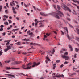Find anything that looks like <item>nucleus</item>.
Returning a JSON list of instances; mask_svg holds the SVG:
<instances>
[{
    "instance_id": "obj_1",
    "label": "nucleus",
    "mask_w": 79,
    "mask_h": 79,
    "mask_svg": "<svg viewBox=\"0 0 79 79\" xmlns=\"http://www.w3.org/2000/svg\"><path fill=\"white\" fill-rule=\"evenodd\" d=\"M49 15H51V16H53L54 17H55L57 19H60V17H62L63 16V14L62 12L60 11H59L57 10L56 12H52L51 13H49L48 14Z\"/></svg>"
},
{
    "instance_id": "obj_2",
    "label": "nucleus",
    "mask_w": 79,
    "mask_h": 79,
    "mask_svg": "<svg viewBox=\"0 0 79 79\" xmlns=\"http://www.w3.org/2000/svg\"><path fill=\"white\" fill-rule=\"evenodd\" d=\"M68 55V53L66 52L64 53V55H61V57H62L63 58H65V60H68L69 59V57L66 56V55Z\"/></svg>"
},
{
    "instance_id": "obj_3",
    "label": "nucleus",
    "mask_w": 79,
    "mask_h": 79,
    "mask_svg": "<svg viewBox=\"0 0 79 79\" xmlns=\"http://www.w3.org/2000/svg\"><path fill=\"white\" fill-rule=\"evenodd\" d=\"M31 65H32V63H29L27 66V67L23 68V69H31L32 68V66H30Z\"/></svg>"
},
{
    "instance_id": "obj_4",
    "label": "nucleus",
    "mask_w": 79,
    "mask_h": 79,
    "mask_svg": "<svg viewBox=\"0 0 79 79\" xmlns=\"http://www.w3.org/2000/svg\"><path fill=\"white\" fill-rule=\"evenodd\" d=\"M5 69H7V70H9V69H19V68H10L8 67H5Z\"/></svg>"
},
{
    "instance_id": "obj_5",
    "label": "nucleus",
    "mask_w": 79,
    "mask_h": 79,
    "mask_svg": "<svg viewBox=\"0 0 79 79\" xmlns=\"http://www.w3.org/2000/svg\"><path fill=\"white\" fill-rule=\"evenodd\" d=\"M64 10H65V11H66L67 10V11H68L69 12L71 13V10L70 9H69L68 7L64 6Z\"/></svg>"
},
{
    "instance_id": "obj_6",
    "label": "nucleus",
    "mask_w": 79,
    "mask_h": 79,
    "mask_svg": "<svg viewBox=\"0 0 79 79\" xmlns=\"http://www.w3.org/2000/svg\"><path fill=\"white\" fill-rule=\"evenodd\" d=\"M22 63V62H21V61L18 62V61H15L14 62L12 63L11 64L12 65H15V64H20V63Z\"/></svg>"
},
{
    "instance_id": "obj_7",
    "label": "nucleus",
    "mask_w": 79,
    "mask_h": 79,
    "mask_svg": "<svg viewBox=\"0 0 79 79\" xmlns=\"http://www.w3.org/2000/svg\"><path fill=\"white\" fill-rule=\"evenodd\" d=\"M33 65H32V67H34L35 66H38L39 64H40V62H38V63H36V62H33Z\"/></svg>"
},
{
    "instance_id": "obj_8",
    "label": "nucleus",
    "mask_w": 79,
    "mask_h": 79,
    "mask_svg": "<svg viewBox=\"0 0 79 79\" xmlns=\"http://www.w3.org/2000/svg\"><path fill=\"white\" fill-rule=\"evenodd\" d=\"M50 34L46 33V35H45L44 36V38H43L44 40H45V39L47 37V36H49Z\"/></svg>"
},
{
    "instance_id": "obj_9",
    "label": "nucleus",
    "mask_w": 79,
    "mask_h": 79,
    "mask_svg": "<svg viewBox=\"0 0 79 79\" xmlns=\"http://www.w3.org/2000/svg\"><path fill=\"white\" fill-rule=\"evenodd\" d=\"M40 14L41 15V16H48V15L45 14L44 13L40 12Z\"/></svg>"
},
{
    "instance_id": "obj_10",
    "label": "nucleus",
    "mask_w": 79,
    "mask_h": 79,
    "mask_svg": "<svg viewBox=\"0 0 79 79\" xmlns=\"http://www.w3.org/2000/svg\"><path fill=\"white\" fill-rule=\"evenodd\" d=\"M27 34H28L29 35H32V34H33V33L32 32H31V31L30 30H29L27 32Z\"/></svg>"
},
{
    "instance_id": "obj_11",
    "label": "nucleus",
    "mask_w": 79,
    "mask_h": 79,
    "mask_svg": "<svg viewBox=\"0 0 79 79\" xmlns=\"http://www.w3.org/2000/svg\"><path fill=\"white\" fill-rule=\"evenodd\" d=\"M64 29L65 30L64 31V33L66 34V32L67 31V33L68 34V29H67V27H64Z\"/></svg>"
},
{
    "instance_id": "obj_12",
    "label": "nucleus",
    "mask_w": 79,
    "mask_h": 79,
    "mask_svg": "<svg viewBox=\"0 0 79 79\" xmlns=\"http://www.w3.org/2000/svg\"><path fill=\"white\" fill-rule=\"evenodd\" d=\"M6 76H11L12 77H14V78H15V76L13 75H11L10 74H6Z\"/></svg>"
},
{
    "instance_id": "obj_13",
    "label": "nucleus",
    "mask_w": 79,
    "mask_h": 79,
    "mask_svg": "<svg viewBox=\"0 0 79 79\" xmlns=\"http://www.w3.org/2000/svg\"><path fill=\"white\" fill-rule=\"evenodd\" d=\"M12 10L13 11V13H14L15 14H16L17 12L15 11V9L14 8V7H13L12 8Z\"/></svg>"
},
{
    "instance_id": "obj_14",
    "label": "nucleus",
    "mask_w": 79,
    "mask_h": 79,
    "mask_svg": "<svg viewBox=\"0 0 79 79\" xmlns=\"http://www.w3.org/2000/svg\"><path fill=\"white\" fill-rule=\"evenodd\" d=\"M10 6H13V5H14V6H15V4L14 2H11L10 3Z\"/></svg>"
},
{
    "instance_id": "obj_15",
    "label": "nucleus",
    "mask_w": 79,
    "mask_h": 79,
    "mask_svg": "<svg viewBox=\"0 0 79 79\" xmlns=\"http://www.w3.org/2000/svg\"><path fill=\"white\" fill-rule=\"evenodd\" d=\"M69 48L70 49L71 51H73V48H72V46L71 45H69Z\"/></svg>"
},
{
    "instance_id": "obj_16",
    "label": "nucleus",
    "mask_w": 79,
    "mask_h": 79,
    "mask_svg": "<svg viewBox=\"0 0 79 79\" xmlns=\"http://www.w3.org/2000/svg\"><path fill=\"white\" fill-rule=\"evenodd\" d=\"M7 49H8V50H10V49L11 48V47L10 46H7Z\"/></svg>"
},
{
    "instance_id": "obj_17",
    "label": "nucleus",
    "mask_w": 79,
    "mask_h": 79,
    "mask_svg": "<svg viewBox=\"0 0 79 79\" xmlns=\"http://www.w3.org/2000/svg\"><path fill=\"white\" fill-rule=\"evenodd\" d=\"M73 2H75V3H78L79 4V1L77 0H76L75 1L74 0H72Z\"/></svg>"
},
{
    "instance_id": "obj_18",
    "label": "nucleus",
    "mask_w": 79,
    "mask_h": 79,
    "mask_svg": "<svg viewBox=\"0 0 79 79\" xmlns=\"http://www.w3.org/2000/svg\"><path fill=\"white\" fill-rule=\"evenodd\" d=\"M56 64H53V69H55V68H56Z\"/></svg>"
},
{
    "instance_id": "obj_19",
    "label": "nucleus",
    "mask_w": 79,
    "mask_h": 79,
    "mask_svg": "<svg viewBox=\"0 0 79 79\" xmlns=\"http://www.w3.org/2000/svg\"><path fill=\"white\" fill-rule=\"evenodd\" d=\"M30 45H37V44H35L34 43H31L30 44Z\"/></svg>"
},
{
    "instance_id": "obj_20",
    "label": "nucleus",
    "mask_w": 79,
    "mask_h": 79,
    "mask_svg": "<svg viewBox=\"0 0 79 79\" xmlns=\"http://www.w3.org/2000/svg\"><path fill=\"white\" fill-rule=\"evenodd\" d=\"M26 38H25V39H22V40L23 41H26V42H27V41H29V40H26Z\"/></svg>"
},
{
    "instance_id": "obj_21",
    "label": "nucleus",
    "mask_w": 79,
    "mask_h": 79,
    "mask_svg": "<svg viewBox=\"0 0 79 79\" xmlns=\"http://www.w3.org/2000/svg\"><path fill=\"white\" fill-rule=\"evenodd\" d=\"M46 59L48 61H50V59L49 58V57H46Z\"/></svg>"
},
{
    "instance_id": "obj_22",
    "label": "nucleus",
    "mask_w": 79,
    "mask_h": 79,
    "mask_svg": "<svg viewBox=\"0 0 79 79\" xmlns=\"http://www.w3.org/2000/svg\"><path fill=\"white\" fill-rule=\"evenodd\" d=\"M75 74H76L73 73L71 75H70V74H69V76H74V75H75Z\"/></svg>"
},
{
    "instance_id": "obj_23",
    "label": "nucleus",
    "mask_w": 79,
    "mask_h": 79,
    "mask_svg": "<svg viewBox=\"0 0 79 79\" xmlns=\"http://www.w3.org/2000/svg\"><path fill=\"white\" fill-rule=\"evenodd\" d=\"M21 43L20 42H17L15 43L16 44H17V45H21V44H20Z\"/></svg>"
},
{
    "instance_id": "obj_24",
    "label": "nucleus",
    "mask_w": 79,
    "mask_h": 79,
    "mask_svg": "<svg viewBox=\"0 0 79 79\" xmlns=\"http://www.w3.org/2000/svg\"><path fill=\"white\" fill-rule=\"evenodd\" d=\"M24 6H25V7H26V8H27V6H29V4H27V5H26L25 3H24Z\"/></svg>"
},
{
    "instance_id": "obj_25",
    "label": "nucleus",
    "mask_w": 79,
    "mask_h": 79,
    "mask_svg": "<svg viewBox=\"0 0 79 79\" xmlns=\"http://www.w3.org/2000/svg\"><path fill=\"white\" fill-rule=\"evenodd\" d=\"M60 32H61V35H64V33L63 32V31L61 30Z\"/></svg>"
},
{
    "instance_id": "obj_26",
    "label": "nucleus",
    "mask_w": 79,
    "mask_h": 79,
    "mask_svg": "<svg viewBox=\"0 0 79 79\" xmlns=\"http://www.w3.org/2000/svg\"><path fill=\"white\" fill-rule=\"evenodd\" d=\"M2 6H0V12H2Z\"/></svg>"
},
{
    "instance_id": "obj_27",
    "label": "nucleus",
    "mask_w": 79,
    "mask_h": 79,
    "mask_svg": "<svg viewBox=\"0 0 79 79\" xmlns=\"http://www.w3.org/2000/svg\"><path fill=\"white\" fill-rule=\"evenodd\" d=\"M75 51L76 52H79V49H78L77 48H75Z\"/></svg>"
},
{
    "instance_id": "obj_28",
    "label": "nucleus",
    "mask_w": 79,
    "mask_h": 79,
    "mask_svg": "<svg viewBox=\"0 0 79 79\" xmlns=\"http://www.w3.org/2000/svg\"><path fill=\"white\" fill-rule=\"evenodd\" d=\"M57 7L58 10H60V9H61V8L60 7V6H59V5H57Z\"/></svg>"
},
{
    "instance_id": "obj_29",
    "label": "nucleus",
    "mask_w": 79,
    "mask_h": 79,
    "mask_svg": "<svg viewBox=\"0 0 79 79\" xmlns=\"http://www.w3.org/2000/svg\"><path fill=\"white\" fill-rule=\"evenodd\" d=\"M10 62H11V60L7 61H5V63H9Z\"/></svg>"
},
{
    "instance_id": "obj_30",
    "label": "nucleus",
    "mask_w": 79,
    "mask_h": 79,
    "mask_svg": "<svg viewBox=\"0 0 79 79\" xmlns=\"http://www.w3.org/2000/svg\"><path fill=\"white\" fill-rule=\"evenodd\" d=\"M59 77H64V75L63 74H62L61 75H58Z\"/></svg>"
},
{
    "instance_id": "obj_31",
    "label": "nucleus",
    "mask_w": 79,
    "mask_h": 79,
    "mask_svg": "<svg viewBox=\"0 0 79 79\" xmlns=\"http://www.w3.org/2000/svg\"><path fill=\"white\" fill-rule=\"evenodd\" d=\"M73 12H73V14H74L75 15H77V13H76V12H75V11H74V10H73Z\"/></svg>"
},
{
    "instance_id": "obj_32",
    "label": "nucleus",
    "mask_w": 79,
    "mask_h": 79,
    "mask_svg": "<svg viewBox=\"0 0 79 79\" xmlns=\"http://www.w3.org/2000/svg\"><path fill=\"white\" fill-rule=\"evenodd\" d=\"M76 30L77 31V33L78 34H79V29L77 28Z\"/></svg>"
},
{
    "instance_id": "obj_33",
    "label": "nucleus",
    "mask_w": 79,
    "mask_h": 79,
    "mask_svg": "<svg viewBox=\"0 0 79 79\" xmlns=\"http://www.w3.org/2000/svg\"><path fill=\"white\" fill-rule=\"evenodd\" d=\"M4 24L5 25H8V23L7 22H5L4 23Z\"/></svg>"
},
{
    "instance_id": "obj_34",
    "label": "nucleus",
    "mask_w": 79,
    "mask_h": 79,
    "mask_svg": "<svg viewBox=\"0 0 79 79\" xmlns=\"http://www.w3.org/2000/svg\"><path fill=\"white\" fill-rule=\"evenodd\" d=\"M20 76H24V74L23 73H20Z\"/></svg>"
},
{
    "instance_id": "obj_35",
    "label": "nucleus",
    "mask_w": 79,
    "mask_h": 79,
    "mask_svg": "<svg viewBox=\"0 0 79 79\" xmlns=\"http://www.w3.org/2000/svg\"><path fill=\"white\" fill-rule=\"evenodd\" d=\"M67 37H68V39H69V40H70L71 39H70V37H69V36L68 35H67Z\"/></svg>"
},
{
    "instance_id": "obj_36",
    "label": "nucleus",
    "mask_w": 79,
    "mask_h": 79,
    "mask_svg": "<svg viewBox=\"0 0 79 79\" xmlns=\"http://www.w3.org/2000/svg\"><path fill=\"white\" fill-rule=\"evenodd\" d=\"M69 26L70 27H71V28H73V29L74 28H73V27L71 25H70V24H69Z\"/></svg>"
},
{
    "instance_id": "obj_37",
    "label": "nucleus",
    "mask_w": 79,
    "mask_h": 79,
    "mask_svg": "<svg viewBox=\"0 0 79 79\" xmlns=\"http://www.w3.org/2000/svg\"><path fill=\"white\" fill-rule=\"evenodd\" d=\"M24 61L26 63V61H27V59L26 58H25L24 59Z\"/></svg>"
},
{
    "instance_id": "obj_38",
    "label": "nucleus",
    "mask_w": 79,
    "mask_h": 79,
    "mask_svg": "<svg viewBox=\"0 0 79 79\" xmlns=\"http://www.w3.org/2000/svg\"><path fill=\"white\" fill-rule=\"evenodd\" d=\"M59 76L58 75H56V76H54L53 77H58Z\"/></svg>"
},
{
    "instance_id": "obj_39",
    "label": "nucleus",
    "mask_w": 79,
    "mask_h": 79,
    "mask_svg": "<svg viewBox=\"0 0 79 79\" xmlns=\"http://www.w3.org/2000/svg\"><path fill=\"white\" fill-rule=\"evenodd\" d=\"M3 18H8V16L6 15H4L3 16Z\"/></svg>"
},
{
    "instance_id": "obj_40",
    "label": "nucleus",
    "mask_w": 79,
    "mask_h": 79,
    "mask_svg": "<svg viewBox=\"0 0 79 79\" xmlns=\"http://www.w3.org/2000/svg\"><path fill=\"white\" fill-rule=\"evenodd\" d=\"M6 6L7 7V8H9V6H8V3H6Z\"/></svg>"
},
{
    "instance_id": "obj_41",
    "label": "nucleus",
    "mask_w": 79,
    "mask_h": 79,
    "mask_svg": "<svg viewBox=\"0 0 79 79\" xmlns=\"http://www.w3.org/2000/svg\"><path fill=\"white\" fill-rule=\"evenodd\" d=\"M53 7H54V8L56 9V6L55 5H53Z\"/></svg>"
},
{
    "instance_id": "obj_42",
    "label": "nucleus",
    "mask_w": 79,
    "mask_h": 79,
    "mask_svg": "<svg viewBox=\"0 0 79 79\" xmlns=\"http://www.w3.org/2000/svg\"><path fill=\"white\" fill-rule=\"evenodd\" d=\"M55 52V49H53V52H52V54H54V53Z\"/></svg>"
},
{
    "instance_id": "obj_43",
    "label": "nucleus",
    "mask_w": 79,
    "mask_h": 79,
    "mask_svg": "<svg viewBox=\"0 0 79 79\" xmlns=\"http://www.w3.org/2000/svg\"><path fill=\"white\" fill-rule=\"evenodd\" d=\"M76 55H77L75 54L74 55V57L75 58H76Z\"/></svg>"
},
{
    "instance_id": "obj_44",
    "label": "nucleus",
    "mask_w": 79,
    "mask_h": 79,
    "mask_svg": "<svg viewBox=\"0 0 79 79\" xmlns=\"http://www.w3.org/2000/svg\"><path fill=\"white\" fill-rule=\"evenodd\" d=\"M18 30H19V29L17 28L16 29H14V32H15L16 31H18Z\"/></svg>"
},
{
    "instance_id": "obj_45",
    "label": "nucleus",
    "mask_w": 79,
    "mask_h": 79,
    "mask_svg": "<svg viewBox=\"0 0 79 79\" xmlns=\"http://www.w3.org/2000/svg\"><path fill=\"white\" fill-rule=\"evenodd\" d=\"M8 49L7 48V49H5V50H4V51L5 52H6L7 51H8Z\"/></svg>"
},
{
    "instance_id": "obj_46",
    "label": "nucleus",
    "mask_w": 79,
    "mask_h": 79,
    "mask_svg": "<svg viewBox=\"0 0 79 79\" xmlns=\"http://www.w3.org/2000/svg\"><path fill=\"white\" fill-rule=\"evenodd\" d=\"M68 62H67L65 61L64 63V64H68Z\"/></svg>"
},
{
    "instance_id": "obj_47",
    "label": "nucleus",
    "mask_w": 79,
    "mask_h": 79,
    "mask_svg": "<svg viewBox=\"0 0 79 79\" xmlns=\"http://www.w3.org/2000/svg\"><path fill=\"white\" fill-rule=\"evenodd\" d=\"M60 61H60V60H57L56 61V62L57 63H60Z\"/></svg>"
},
{
    "instance_id": "obj_48",
    "label": "nucleus",
    "mask_w": 79,
    "mask_h": 79,
    "mask_svg": "<svg viewBox=\"0 0 79 79\" xmlns=\"http://www.w3.org/2000/svg\"><path fill=\"white\" fill-rule=\"evenodd\" d=\"M62 50H63V51H67V49H62Z\"/></svg>"
},
{
    "instance_id": "obj_49",
    "label": "nucleus",
    "mask_w": 79,
    "mask_h": 79,
    "mask_svg": "<svg viewBox=\"0 0 79 79\" xmlns=\"http://www.w3.org/2000/svg\"><path fill=\"white\" fill-rule=\"evenodd\" d=\"M4 27V26L3 25H2L0 26L1 28H3Z\"/></svg>"
},
{
    "instance_id": "obj_50",
    "label": "nucleus",
    "mask_w": 79,
    "mask_h": 79,
    "mask_svg": "<svg viewBox=\"0 0 79 79\" xmlns=\"http://www.w3.org/2000/svg\"><path fill=\"white\" fill-rule=\"evenodd\" d=\"M3 54V52H0V56H1Z\"/></svg>"
},
{
    "instance_id": "obj_51",
    "label": "nucleus",
    "mask_w": 79,
    "mask_h": 79,
    "mask_svg": "<svg viewBox=\"0 0 79 79\" xmlns=\"http://www.w3.org/2000/svg\"><path fill=\"white\" fill-rule=\"evenodd\" d=\"M73 70L75 71V70H76V69H77V68H73Z\"/></svg>"
},
{
    "instance_id": "obj_52",
    "label": "nucleus",
    "mask_w": 79,
    "mask_h": 79,
    "mask_svg": "<svg viewBox=\"0 0 79 79\" xmlns=\"http://www.w3.org/2000/svg\"><path fill=\"white\" fill-rule=\"evenodd\" d=\"M9 44H10V43H9V42H8L6 43V45H9Z\"/></svg>"
},
{
    "instance_id": "obj_53",
    "label": "nucleus",
    "mask_w": 79,
    "mask_h": 79,
    "mask_svg": "<svg viewBox=\"0 0 79 79\" xmlns=\"http://www.w3.org/2000/svg\"><path fill=\"white\" fill-rule=\"evenodd\" d=\"M9 24H11V23H12L11 21L9 20Z\"/></svg>"
},
{
    "instance_id": "obj_54",
    "label": "nucleus",
    "mask_w": 79,
    "mask_h": 79,
    "mask_svg": "<svg viewBox=\"0 0 79 79\" xmlns=\"http://www.w3.org/2000/svg\"><path fill=\"white\" fill-rule=\"evenodd\" d=\"M0 66L2 67V63L1 62H0Z\"/></svg>"
},
{
    "instance_id": "obj_55",
    "label": "nucleus",
    "mask_w": 79,
    "mask_h": 79,
    "mask_svg": "<svg viewBox=\"0 0 79 79\" xmlns=\"http://www.w3.org/2000/svg\"><path fill=\"white\" fill-rule=\"evenodd\" d=\"M5 12L6 13H8V10H6L5 11Z\"/></svg>"
},
{
    "instance_id": "obj_56",
    "label": "nucleus",
    "mask_w": 79,
    "mask_h": 79,
    "mask_svg": "<svg viewBox=\"0 0 79 79\" xmlns=\"http://www.w3.org/2000/svg\"><path fill=\"white\" fill-rule=\"evenodd\" d=\"M45 4H46V5H47V6H48V3H47V2H45Z\"/></svg>"
},
{
    "instance_id": "obj_57",
    "label": "nucleus",
    "mask_w": 79,
    "mask_h": 79,
    "mask_svg": "<svg viewBox=\"0 0 79 79\" xmlns=\"http://www.w3.org/2000/svg\"><path fill=\"white\" fill-rule=\"evenodd\" d=\"M22 68H25V65L23 64L22 66Z\"/></svg>"
},
{
    "instance_id": "obj_58",
    "label": "nucleus",
    "mask_w": 79,
    "mask_h": 79,
    "mask_svg": "<svg viewBox=\"0 0 79 79\" xmlns=\"http://www.w3.org/2000/svg\"><path fill=\"white\" fill-rule=\"evenodd\" d=\"M63 52V50L60 51V52L61 53H62Z\"/></svg>"
},
{
    "instance_id": "obj_59",
    "label": "nucleus",
    "mask_w": 79,
    "mask_h": 79,
    "mask_svg": "<svg viewBox=\"0 0 79 79\" xmlns=\"http://www.w3.org/2000/svg\"><path fill=\"white\" fill-rule=\"evenodd\" d=\"M63 64H62L60 66V68H63V67L64 66Z\"/></svg>"
},
{
    "instance_id": "obj_60",
    "label": "nucleus",
    "mask_w": 79,
    "mask_h": 79,
    "mask_svg": "<svg viewBox=\"0 0 79 79\" xmlns=\"http://www.w3.org/2000/svg\"><path fill=\"white\" fill-rule=\"evenodd\" d=\"M16 6L17 8H19V6L18 4L16 5Z\"/></svg>"
},
{
    "instance_id": "obj_61",
    "label": "nucleus",
    "mask_w": 79,
    "mask_h": 79,
    "mask_svg": "<svg viewBox=\"0 0 79 79\" xmlns=\"http://www.w3.org/2000/svg\"><path fill=\"white\" fill-rule=\"evenodd\" d=\"M3 29L2 28L0 29V31H3Z\"/></svg>"
},
{
    "instance_id": "obj_62",
    "label": "nucleus",
    "mask_w": 79,
    "mask_h": 79,
    "mask_svg": "<svg viewBox=\"0 0 79 79\" xmlns=\"http://www.w3.org/2000/svg\"><path fill=\"white\" fill-rule=\"evenodd\" d=\"M77 41L79 42V38H77Z\"/></svg>"
},
{
    "instance_id": "obj_63",
    "label": "nucleus",
    "mask_w": 79,
    "mask_h": 79,
    "mask_svg": "<svg viewBox=\"0 0 79 79\" xmlns=\"http://www.w3.org/2000/svg\"><path fill=\"white\" fill-rule=\"evenodd\" d=\"M2 34H3V35L4 36H5V32L3 33H2Z\"/></svg>"
},
{
    "instance_id": "obj_64",
    "label": "nucleus",
    "mask_w": 79,
    "mask_h": 79,
    "mask_svg": "<svg viewBox=\"0 0 79 79\" xmlns=\"http://www.w3.org/2000/svg\"><path fill=\"white\" fill-rule=\"evenodd\" d=\"M33 8H34V10H36V8L35 6H33Z\"/></svg>"
}]
</instances>
